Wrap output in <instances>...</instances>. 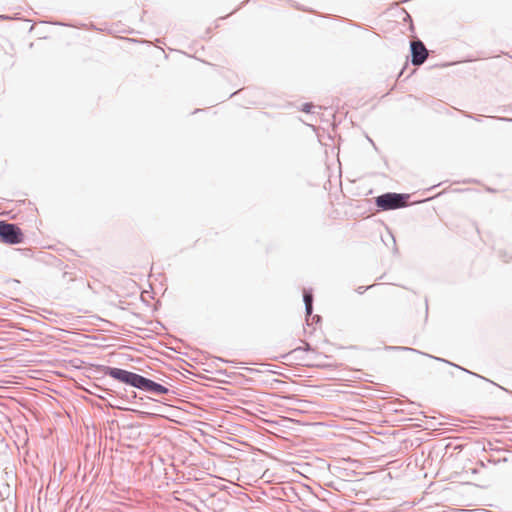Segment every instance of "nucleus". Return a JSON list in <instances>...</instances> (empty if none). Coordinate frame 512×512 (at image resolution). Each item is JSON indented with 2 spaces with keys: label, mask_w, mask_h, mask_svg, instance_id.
I'll return each instance as SVG.
<instances>
[{
  "label": "nucleus",
  "mask_w": 512,
  "mask_h": 512,
  "mask_svg": "<svg viewBox=\"0 0 512 512\" xmlns=\"http://www.w3.org/2000/svg\"><path fill=\"white\" fill-rule=\"evenodd\" d=\"M138 389H141V390H144L147 392H151L155 395H163V394H167L169 392V389L166 388L165 386H163L159 383H156V382H154L148 378H145L143 376H141Z\"/></svg>",
  "instance_id": "obj_5"
},
{
  "label": "nucleus",
  "mask_w": 512,
  "mask_h": 512,
  "mask_svg": "<svg viewBox=\"0 0 512 512\" xmlns=\"http://www.w3.org/2000/svg\"><path fill=\"white\" fill-rule=\"evenodd\" d=\"M311 108H313V105L310 104V103H306V104L303 105L302 110L305 111V112H310Z\"/></svg>",
  "instance_id": "obj_7"
},
{
  "label": "nucleus",
  "mask_w": 512,
  "mask_h": 512,
  "mask_svg": "<svg viewBox=\"0 0 512 512\" xmlns=\"http://www.w3.org/2000/svg\"><path fill=\"white\" fill-rule=\"evenodd\" d=\"M411 47V55H412V64L415 66L422 65L428 57V50L425 45L420 40H414L410 44Z\"/></svg>",
  "instance_id": "obj_4"
},
{
  "label": "nucleus",
  "mask_w": 512,
  "mask_h": 512,
  "mask_svg": "<svg viewBox=\"0 0 512 512\" xmlns=\"http://www.w3.org/2000/svg\"><path fill=\"white\" fill-rule=\"evenodd\" d=\"M104 374L122 383L138 388L141 375L115 367H105Z\"/></svg>",
  "instance_id": "obj_1"
},
{
  "label": "nucleus",
  "mask_w": 512,
  "mask_h": 512,
  "mask_svg": "<svg viewBox=\"0 0 512 512\" xmlns=\"http://www.w3.org/2000/svg\"><path fill=\"white\" fill-rule=\"evenodd\" d=\"M314 319H317V321H319L320 316L316 315V316H314V317H313V320H314Z\"/></svg>",
  "instance_id": "obj_8"
},
{
  "label": "nucleus",
  "mask_w": 512,
  "mask_h": 512,
  "mask_svg": "<svg viewBox=\"0 0 512 512\" xmlns=\"http://www.w3.org/2000/svg\"><path fill=\"white\" fill-rule=\"evenodd\" d=\"M0 238L9 244H18L23 240V234L15 224L0 222Z\"/></svg>",
  "instance_id": "obj_3"
},
{
  "label": "nucleus",
  "mask_w": 512,
  "mask_h": 512,
  "mask_svg": "<svg viewBox=\"0 0 512 512\" xmlns=\"http://www.w3.org/2000/svg\"><path fill=\"white\" fill-rule=\"evenodd\" d=\"M303 300L305 303L306 314H307V316H310L312 313V309H313V307H312L313 296H312L311 292L304 291Z\"/></svg>",
  "instance_id": "obj_6"
},
{
  "label": "nucleus",
  "mask_w": 512,
  "mask_h": 512,
  "mask_svg": "<svg viewBox=\"0 0 512 512\" xmlns=\"http://www.w3.org/2000/svg\"><path fill=\"white\" fill-rule=\"evenodd\" d=\"M408 195L397 193H385L376 198V204L382 210H392L404 207L407 203Z\"/></svg>",
  "instance_id": "obj_2"
}]
</instances>
